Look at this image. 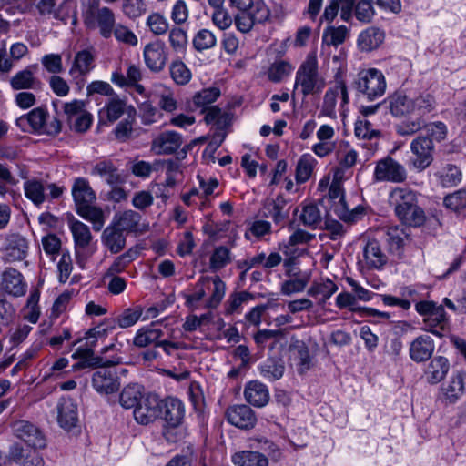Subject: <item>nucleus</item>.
I'll return each mask as SVG.
<instances>
[{"instance_id": "f257e3e1", "label": "nucleus", "mask_w": 466, "mask_h": 466, "mask_svg": "<svg viewBox=\"0 0 466 466\" xmlns=\"http://www.w3.org/2000/svg\"><path fill=\"white\" fill-rule=\"evenodd\" d=\"M325 85V79L319 72L317 56L309 53L296 72L294 88L308 96L321 93Z\"/></svg>"}, {"instance_id": "f03ea898", "label": "nucleus", "mask_w": 466, "mask_h": 466, "mask_svg": "<svg viewBox=\"0 0 466 466\" xmlns=\"http://www.w3.org/2000/svg\"><path fill=\"white\" fill-rule=\"evenodd\" d=\"M353 86L359 96L369 101H374L386 92L387 83L383 73L377 68H368L360 71L353 82Z\"/></svg>"}, {"instance_id": "7ed1b4c3", "label": "nucleus", "mask_w": 466, "mask_h": 466, "mask_svg": "<svg viewBox=\"0 0 466 466\" xmlns=\"http://www.w3.org/2000/svg\"><path fill=\"white\" fill-rule=\"evenodd\" d=\"M407 177L406 167L390 156L377 161L373 173V179L377 182L402 183Z\"/></svg>"}, {"instance_id": "20e7f679", "label": "nucleus", "mask_w": 466, "mask_h": 466, "mask_svg": "<svg viewBox=\"0 0 466 466\" xmlns=\"http://www.w3.org/2000/svg\"><path fill=\"white\" fill-rule=\"evenodd\" d=\"M13 434L33 449H42L46 445V440L42 431L33 422L17 420L11 423Z\"/></svg>"}, {"instance_id": "39448f33", "label": "nucleus", "mask_w": 466, "mask_h": 466, "mask_svg": "<svg viewBox=\"0 0 466 466\" xmlns=\"http://www.w3.org/2000/svg\"><path fill=\"white\" fill-rule=\"evenodd\" d=\"M433 143L429 137H418L410 144V150L414 155L411 166L417 171L426 169L432 162Z\"/></svg>"}, {"instance_id": "423d86ee", "label": "nucleus", "mask_w": 466, "mask_h": 466, "mask_svg": "<svg viewBox=\"0 0 466 466\" xmlns=\"http://www.w3.org/2000/svg\"><path fill=\"white\" fill-rule=\"evenodd\" d=\"M74 7L75 5L71 0H39L36 4L40 15L52 16L65 23L71 16Z\"/></svg>"}, {"instance_id": "0eeeda50", "label": "nucleus", "mask_w": 466, "mask_h": 466, "mask_svg": "<svg viewBox=\"0 0 466 466\" xmlns=\"http://www.w3.org/2000/svg\"><path fill=\"white\" fill-rule=\"evenodd\" d=\"M143 57L147 68L155 73L161 72L167 64V53L163 41L157 39L147 44Z\"/></svg>"}, {"instance_id": "6e6552de", "label": "nucleus", "mask_w": 466, "mask_h": 466, "mask_svg": "<svg viewBox=\"0 0 466 466\" xmlns=\"http://www.w3.org/2000/svg\"><path fill=\"white\" fill-rule=\"evenodd\" d=\"M3 248L5 262L21 261L27 256L28 240L19 233H8L5 237Z\"/></svg>"}, {"instance_id": "1a4fd4ad", "label": "nucleus", "mask_w": 466, "mask_h": 466, "mask_svg": "<svg viewBox=\"0 0 466 466\" xmlns=\"http://www.w3.org/2000/svg\"><path fill=\"white\" fill-rule=\"evenodd\" d=\"M48 112L44 107H36L31 110L26 116L30 127L37 132L47 135H56L61 131V122L54 117L47 122Z\"/></svg>"}, {"instance_id": "9d476101", "label": "nucleus", "mask_w": 466, "mask_h": 466, "mask_svg": "<svg viewBox=\"0 0 466 466\" xmlns=\"http://www.w3.org/2000/svg\"><path fill=\"white\" fill-rule=\"evenodd\" d=\"M134 419L141 425L155 421L161 414V405L154 396L144 397L134 409Z\"/></svg>"}, {"instance_id": "9b49d317", "label": "nucleus", "mask_w": 466, "mask_h": 466, "mask_svg": "<svg viewBox=\"0 0 466 466\" xmlns=\"http://www.w3.org/2000/svg\"><path fill=\"white\" fill-rule=\"evenodd\" d=\"M96 55L92 49H83L76 53L69 75L74 79L80 78L76 83L83 84V77L88 75L95 68Z\"/></svg>"}, {"instance_id": "f8f14e48", "label": "nucleus", "mask_w": 466, "mask_h": 466, "mask_svg": "<svg viewBox=\"0 0 466 466\" xmlns=\"http://www.w3.org/2000/svg\"><path fill=\"white\" fill-rule=\"evenodd\" d=\"M226 415L228 421L239 429H252L257 423L255 412L245 404L229 407Z\"/></svg>"}, {"instance_id": "ddd939ff", "label": "nucleus", "mask_w": 466, "mask_h": 466, "mask_svg": "<svg viewBox=\"0 0 466 466\" xmlns=\"http://www.w3.org/2000/svg\"><path fill=\"white\" fill-rule=\"evenodd\" d=\"M434 350L433 339L428 334H422L410 342L409 355L413 361L420 363L431 359Z\"/></svg>"}, {"instance_id": "4468645a", "label": "nucleus", "mask_w": 466, "mask_h": 466, "mask_svg": "<svg viewBox=\"0 0 466 466\" xmlns=\"http://www.w3.org/2000/svg\"><path fill=\"white\" fill-rule=\"evenodd\" d=\"M106 367H100L101 369L95 371L92 377L94 389L101 394L113 393L118 390L120 386L116 373Z\"/></svg>"}, {"instance_id": "2eb2a0df", "label": "nucleus", "mask_w": 466, "mask_h": 466, "mask_svg": "<svg viewBox=\"0 0 466 466\" xmlns=\"http://www.w3.org/2000/svg\"><path fill=\"white\" fill-rule=\"evenodd\" d=\"M182 145V137L176 131H165L157 135L151 144V150L157 155H170Z\"/></svg>"}, {"instance_id": "dca6fc26", "label": "nucleus", "mask_w": 466, "mask_h": 466, "mask_svg": "<svg viewBox=\"0 0 466 466\" xmlns=\"http://www.w3.org/2000/svg\"><path fill=\"white\" fill-rule=\"evenodd\" d=\"M289 358L299 374H304L311 368L312 360L309 350L304 341L293 339L289 345Z\"/></svg>"}, {"instance_id": "f3484780", "label": "nucleus", "mask_w": 466, "mask_h": 466, "mask_svg": "<svg viewBox=\"0 0 466 466\" xmlns=\"http://www.w3.org/2000/svg\"><path fill=\"white\" fill-rule=\"evenodd\" d=\"M57 422L63 429L70 431L78 421L77 406L70 398H61L57 403Z\"/></svg>"}, {"instance_id": "a211bd4d", "label": "nucleus", "mask_w": 466, "mask_h": 466, "mask_svg": "<svg viewBox=\"0 0 466 466\" xmlns=\"http://www.w3.org/2000/svg\"><path fill=\"white\" fill-rule=\"evenodd\" d=\"M37 65H30L25 69L15 73L10 79V85L15 90L33 89L37 90L41 86V82L35 77Z\"/></svg>"}, {"instance_id": "6ab92c4d", "label": "nucleus", "mask_w": 466, "mask_h": 466, "mask_svg": "<svg viewBox=\"0 0 466 466\" xmlns=\"http://www.w3.org/2000/svg\"><path fill=\"white\" fill-rule=\"evenodd\" d=\"M355 136L359 139L366 140L368 143L363 144L367 147L370 154L378 149V141L381 136L380 130L373 128L372 124L367 119H359L355 123Z\"/></svg>"}, {"instance_id": "aec40b11", "label": "nucleus", "mask_w": 466, "mask_h": 466, "mask_svg": "<svg viewBox=\"0 0 466 466\" xmlns=\"http://www.w3.org/2000/svg\"><path fill=\"white\" fill-rule=\"evenodd\" d=\"M1 285L5 292L15 297L23 296L26 290L22 274L13 268H7L2 273Z\"/></svg>"}, {"instance_id": "412c9836", "label": "nucleus", "mask_w": 466, "mask_h": 466, "mask_svg": "<svg viewBox=\"0 0 466 466\" xmlns=\"http://www.w3.org/2000/svg\"><path fill=\"white\" fill-rule=\"evenodd\" d=\"M244 397L247 402L258 408L266 406L270 398L267 386L258 380L247 383L244 390Z\"/></svg>"}, {"instance_id": "4be33fe9", "label": "nucleus", "mask_w": 466, "mask_h": 466, "mask_svg": "<svg viewBox=\"0 0 466 466\" xmlns=\"http://www.w3.org/2000/svg\"><path fill=\"white\" fill-rule=\"evenodd\" d=\"M450 361L443 356L432 358L424 370L426 380L431 384H437L443 380L449 372Z\"/></svg>"}, {"instance_id": "5701e85b", "label": "nucleus", "mask_w": 466, "mask_h": 466, "mask_svg": "<svg viewBox=\"0 0 466 466\" xmlns=\"http://www.w3.org/2000/svg\"><path fill=\"white\" fill-rule=\"evenodd\" d=\"M385 33L374 26L362 31L358 37V46L361 51L370 52L377 49L384 41Z\"/></svg>"}, {"instance_id": "b1692460", "label": "nucleus", "mask_w": 466, "mask_h": 466, "mask_svg": "<svg viewBox=\"0 0 466 466\" xmlns=\"http://www.w3.org/2000/svg\"><path fill=\"white\" fill-rule=\"evenodd\" d=\"M395 213L403 224L411 227L421 226L426 218L425 212L420 206H395Z\"/></svg>"}, {"instance_id": "393cba45", "label": "nucleus", "mask_w": 466, "mask_h": 466, "mask_svg": "<svg viewBox=\"0 0 466 466\" xmlns=\"http://www.w3.org/2000/svg\"><path fill=\"white\" fill-rule=\"evenodd\" d=\"M126 110V102L120 98H111L99 110V123L102 125L112 124L119 119Z\"/></svg>"}, {"instance_id": "a878e982", "label": "nucleus", "mask_w": 466, "mask_h": 466, "mask_svg": "<svg viewBox=\"0 0 466 466\" xmlns=\"http://www.w3.org/2000/svg\"><path fill=\"white\" fill-rule=\"evenodd\" d=\"M388 101L390 111L394 116H412L411 94L406 95L401 92H396L389 96Z\"/></svg>"}, {"instance_id": "bb28decb", "label": "nucleus", "mask_w": 466, "mask_h": 466, "mask_svg": "<svg viewBox=\"0 0 466 466\" xmlns=\"http://www.w3.org/2000/svg\"><path fill=\"white\" fill-rule=\"evenodd\" d=\"M163 419L171 427L179 425L184 417V406L182 402L175 398H167L164 400L163 406Z\"/></svg>"}, {"instance_id": "cd10ccee", "label": "nucleus", "mask_w": 466, "mask_h": 466, "mask_svg": "<svg viewBox=\"0 0 466 466\" xmlns=\"http://www.w3.org/2000/svg\"><path fill=\"white\" fill-rule=\"evenodd\" d=\"M124 233V231L113 223L104 230L102 242L111 253L116 254L125 248L126 237Z\"/></svg>"}, {"instance_id": "c85d7f7f", "label": "nucleus", "mask_w": 466, "mask_h": 466, "mask_svg": "<svg viewBox=\"0 0 466 466\" xmlns=\"http://www.w3.org/2000/svg\"><path fill=\"white\" fill-rule=\"evenodd\" d=\"M412 97V116L423 118L424 116L430 114L435 109L436 100L434 96L423 91L418 94H411Z\"/></svg>"}, {"instance_id": "c756f323", "label": "nucleus", "mask_w": 466, "mask_h": 466, "mask_svg": "<svg viewBox=\"0 0 466 466\" xmlns=\"http://www.w3.org/2000/svg\"><path fill=\"white\" fill-rule=\"evenodd\" d=\"M72 196L75 204H93L96 201V193L84 177H77L72 186Z\"/></svg>"}, {"instance_id": "7c9ffc66", "label": "nucleus", "mask_w": 466, "mask_h": 466, "mask_svg": "<svg viewBox=\"0 0 466 466\" xmlns=\"http://www.w3.org/2000/svg\"><path fill=\"white\" fill-rule=\"evenodd\" d=\"M425 329L432 334L441 337L447 329L448 318L442 305H439L431 314L424 318Z\"/></svg>"}, {"instance_id": "2f4dec72", "label": "nucleus", "mask_w": 466, "mask_h": 466, "mask_svg": "<svg viewBox=\"0 0 466 466\" xmlns=\"http://www.w3.org/2000/svg\"><path fill=\"white\" fill-rule=\"evenodd\" d=\"M171 192L162 184L153 185L148 191L137 193L133 198V204H151L154 200L167 202Z\"/></svg>"}, {"instance_id": "473e14b6", "label": "nucleus", "mask_w": 466, "mask_h": 466, "mask_svg": "<svg viewBox=\"0 0 466 466\" xmlns=\"http://www.w3.org/2000/svg\"><path fill=\"white\" fill-rule=\"evenodd\" d=\"M163 334L162 329L155 328L152 324L149 327L141 328L137 331L133 344L137 348H146L150 345L157 347Z\"/></svg>"}, {"instance_id": "72a5a7b5", "label": "nucleus", "mask_w": 466, "mask_h": 466, "mask_svg": "<svg viewBox=\"0 0 466 466\" xmlns=\"http://www.w3.org/2000/svg\"><path fill=\"white\" fill-rule=\"evenodd\" d=\"M69 228L73 235L76 248H86L92 240L89 228L83 222L72 218L69 219Z\"/></svg>"}, {"instance_id": "f704fd0d", "label": "nucleus", "mask_w": 466, "mask_h": 466, "mask_svg": "<svg viewBox=\"0 0 466 466\" xmlns=\"http://www.w3.org/2000/svg\"><path fill=\"white\" fill-rule=\"evenodd\" d=\"M154 96L162 110L172 113L177 109L176 95L171 88L164 85H157L155 86Z\"/></svg>"}, {"instance_id": "c9c22d12", "label": "nucleus", "mask_w": 466, "mask_h": 466, "mask_svg": "<svg viewBox=\"0 0 466 466\" xmlns=\"http://www.w3.org/2000/svg\"><path fill=\"white\" fill-rule=\"evenodd\" d=\"M232 462L236 466H268V458L258 451H242L232 456Z\"/></svg>"}, {"instance_id": "e433bc0d", "label": "nucleus", "mask_w": 466, "mask_h": 466, "mask_svg": "<svg viewBox=\"0 0 466 466\" xmlns=\"http://www.w3.org/2000/svg\"><path fill=\"white\" fill-rule=\"evenodd\" d=\"M77 214L93 224V228L99 231L106 220V214L98 206H76Z\"/></svg>"}, {"instance_id": "4c0bfd02", "label": "nucleus", "mask_w": 466, "mask_h": 466, "mask_svg": "<svg viewBox=\"0 0 466 466\" xmlns=\"http://www.w3.org/2000/svg\"><path fill=\"white\" fill-rule=\"evenodd\" d=\"M95 23L97 24L100 34L105 38H109L112 35L115 25V15L108 7H101L97 9L95 15Z\"/></svg>"}, {"instance_id": "58836bf2", "label": "nucleus", "mask_w": 466, "mask_h": 466, "mask_svg": "<svg viewBox=\"0 0 466 466\" xmlns=\"http://www.w3.org/2000/svg\"><path fill=\"white\" fill-rule=\"evenodd\" d=\"M299 216V221L308 228L316 229L322 223V213L318 206H302V209L298 208L294 211Z\"/></svg>"}, {"instance_id": "ea45409f", "label": "nucleus", "mask_w": 466, "mask_h": 466, "mask_svg": "<svg viewBox=\"0 0 466 466\" xmlns=\"http://www.w3.org/2000/svg\"><path fill=\"white\" fill-rule=\"evenodd\" d=\"M363 256L366 264L371 268H380L387 261L386 256L382 253L377 241H370L364 248Z\"/></svg>"}, {"instance_id": "a19ab883", "label": "nucleus", "mask_w": 466, "mask_h": 466, "mask_svg": "<svg viewBox=\"0 0 466 466\" xmlns=\"http://www.w3.org/2000/svg\"><path fill=\"white\" fill-rule=\"evenodd\" d=\"M238 9H244L256 23H262L268 18L269 11L267 5L259 0H249L238 4Z\"/></svg>"}, {"instance_id": "79ce46f5", "label": "nucleus", "mask_w": 466, "mask_h": 466, "mask_svg": "<svg viewBox=\"0 0 466 466\" xmlns=\"http://www.w3.org/2000/svg\"><path fill=\"white\" fill-rule=\"evenodd\" d=\"M142 387L134 383L126 386L119 396V402L125 409H135L143 399Z\"/></svg>"}, {"instance_id": "37998d69", "label": "nucleus", "mask_w": 466, "mask_h": 466, "mask_svg": "<svg viewBox=\"0 0 466 466\" xmlns=\"http://www.w3.org/2000/svg\"><path fill=\"white\" fill-rule=\"evenodd\" d=\"M140 216L138 213L127 210L121 214L116 215L113 220L117 228L125 233L136 232L138 230Z\"/></svg>"}, {"instance_id": "c03bdc74", "label": "nucleus", "mask_w": 466, "mask_h": 466, "mask_svg": "<svg viewBox=\"0 0 466 466\" xmlns=\"http://www.w3.org/2000/svg\"><path fill=\"white\" fill-rule=\"evenodd\" d=\"M391 204H414L422 201V196L408 187H395L390 194Z\"/></svg>"}, {"instance_id": "a18cd8bd", "label": "nucleus", "mask_w": 466, "mask_h": 466, "mask_svg": "<svg viewBox=\"0 0 466 466\" xmlns=\"http://www.w3.org/2000/svg\"><path fill=\"white\" fill-rule=\"evenodd\" d=\"M220 96V90L217 87H209L202 89L196 93L192 98L193 106L197 109L204 112L209 106L214 103Z\"/></svg>"}, {"instance_id": "49530a36", "label": "nucleus", "mask_w": 466, "mask_h": 466, "mask_svg": "<svg viewBox=\"0 0 466 466\" xmlns=\"http://www.w3.org/2000/svg\"><path fill=\"white\" fill-rule=\"evenodd\" d=\"M436 176L444 187L456 186L461 180V171L457 166L452 164H446L441 167L436 172Z\"/></svg>"}, {"instance_id": "de8ad7c7", "label": "nucleus", "mask_w": 466, "mask_h": 466, "mask_svg": "<svg viewBox=\"0 0 466 466\" xmlns=\"http://www.w3.org/2000/svg\"><path fill=\"white\" fill-rule=\"evenodd\" d=\"M259 370L264 379L269 381H275L282 378L285 366L280 360H276L274 359H268L260 365Z\"/></svg>"}, {"instance_id": "09e8293b", "label": "nucleus", "mask_w": 466, "mask_h": 466, "mask_svg": "<svg viewBox=\"0 0 466 466\" xmlns=\"http://www.w3.org/2000/svg\"><path fill=\"white\" fill-rule=\"evenodd\" d=\"M446 399L451 402H455L464 391V374L457 372L454 374L448 385L443 388Z\"/></svg>"}, {"instance_id": "8fccbe9b", "label": "nucleus", "mask_w": 466, "mask_h": 466, "mask_svg": "<svg viewBox=\"0 0 466 466\" xmlns=\"http://www.w3.org/2000/svg\"><path fill=\"white\" fill-rule=\"evenodd\" d=\"M349 35L350 31L345 25L328 26L323 32L322 40L328 46H338L344 43Z\"/></svg>"}, {"instance_id": "3c124183", "label": "nucleus", "mask_w": 466, "mask_h": 466, "mask_svg": "<svg viewBox=\"0 0 466 466\" xmlns=\"http://www.w3.org/2000/svg\"><path fill=\"white\" fill-rule=\"evenodd\" d=\"M24 190L26 198L35 204H41L47 200L48 197H46L45 190L46 187H44L43 183L36 179H30L25 182Z\"/></svg>"}, {"instance_id": "603ef678", "label": "nucleus", "mask_w": 466, "mask_h": 466, "mask_svg": "<svg viewBox=\"0 0 466 466\" xmlns=\"http://www.w3.org/2000/svg\"><path fill=\"white\" fill-rule=\"evenodd\" d=\"M168 43L174 52L177 54L185 53L188 44L187 31L178 26L172 27L168 31Z\"/></svg>"}, {"instance_id": "864d4df0", "label": "nucleus", "mask_w": 466, "mask_h": 466, "mask_svg": "<svg viewBox=\"0 0 466 466\" xmlns=\"http://www.w3.org/2000/svg\"><path fill=\"white\" fill-rule=\"evenodd\" d=\"M407 236L408 235L403 228L398 226L389 227L387 228V242L389 244L390 250L392 253L400 255Z\"/></svg>"}, {"instance_id": "5fc2aeb1", "label": "nucleus", "mask_w": 466, "mask_h": 466, "mask_svg": "<svg viewBox=\"0 0 466 466\" xmlns=\"http://www.w3.org/2000/svg\"><path fill=\"white\" fill-rule=\"evenodd\" d=\"M92 175H97L104 178L109 185L116 184L119 181V174L115 166L109 161H101L97 163L92 172Z\"/></svg>"}, {"instance_id": "6e6d98bb", "label": "nucleus", "mask_w": 466, "mask_h": 466, "mask_svg": "<svg viewBox=\"0 0 466 466\" xmlns=\"http://www.w3.org/2000/svg\"><path fill=\"white\" fill-rule=\"evenodd\" d=\"M341 177L342 171L338 168L334 174V179L329 187L328 194L325 195L327 200L331 202V204H345V194L339 181Z\"/></svg>"}, {"instance_id": "4d7b16f0", "label": "nucleus", "mask_w": 466, "mask_h": 466, "mask_svg": "<svg viewBox=\"0 0 466 466\" xmlns=\"http://www.w3.org/2000/svg\"><path fill=\"white\" fill-rule=\"evenodd\" d=\"M143 309L140 306L128 308L123 310L116 319L115 322L121 329H127L134 326L141 318Z\"/></svg>"}, {"instance_id": "13d9d810", "label": "nucleus", "mask_w": 466, "mask_h": 466, "mask_svg": "<svg viewBox=\"0 0 466 466\" xmlns=\"http://www.w3.org/2000/svg\"><path fill=\"white\" fill-rule=\"evenodd\" d=\"M335 213L342 221L354 223L366 214V207L355 206L350 209L349 206H336Z\"/></svg>"}, {"instance_id": "bf43d9fd", "label": "nucleus", "mask_w": 466, "mask_h": 466, "mask_svg": "<svg viewBox=\"0 0 466 466\" xmlns=\"http://www.w3.org/2000/svg\"><path fill=\"white\" fill-rule=\"evenodd\" d=\"M146 25L155 35H162L168 32V21L161 14L155 12L147 15Z\"/></svg>"}, {"instance_id": "052dcab7", "label": "nucleus", "mask_w": 466, "mask_h": 466, "mask_svg": "<svg viewBox=\"0 0 466 466\" xmlns=\"http://www.w3.org/2000/svg\"><path fill=\"white\" fill-rule=\"evenodd\" d=\"M315 159L309 155H303L296 167V180L298 183H305L312 174Z\"/></svg>"}, {"instance_id": "680f3d73", "label": "nucleus", "mask_w": 466, "mask_h": 466, "mask_svg": "<svg viewBox=\"0 0 466 466\" xmlns=\"http://www.w3.org/2000/svg\"><path fill=\"white\" fill-rule=\"evenodd\" d=\"M217 44V37L208 29H200L193 38V46L198 51H204L214 47Z\"/></svg>"}, {"instance_id": "e2e57ef3", "label": "nucleus", "mask_w": 466, "mask_h": 466, "mask_svg": "<svg viewBox=\"0 0 466 466\" xmlns=\"http://www.w3.org/2000/svg\"><path fill=\"white\" fill-rule=\"evenodd\" d=\"M293 66L287 61H276L268 70V77L270 81L278 83L290 75Z\"/></svg>"}, {"instance_id": "0e129e2a", "label": "nucleus", "mask_w": 466, "mask_h": 466, "mask_svg": "<svg viewBox=\"0 0 466 466\" xmlns=\"http://www.w3.org/2000/svg\"><path fill=\"white\" fill-rule=\"evenodd\" d=\"M230 261V250L224 246H219L214 249L210 257V268L214 271L219 270L226 267Z\"/></svg>"}, {"instance_id": "69168bd1", "label": "nucleus", "mask_w": 466, "mask_h": 466, "mask_svg": "<svg viewBox=\"0 0 466 466\" xmlns=\"http://www.w3.org/2000/svg\"><path fill=\"white\" fill-rule=\"evenodd\" d=\"M169 69L172 79L177 85H186L191 79V72L182 61H174Z\"/></svg>"}, {"instance_id": "338daca9", "label": "nucleus", "mask_w": 466, "mask_h": 466, "mask_svg": "<svg viewBox=\"0 0 466 466\" xmlns=\"http://www.w3.org/2000/svg\"><path fill=\"white\" fill-rule=\"evenodd\" d=\"M189 17V8L185 0H176L171 7L170 18L177 25L185 24Z\"/></svg>"}, {"instance_id": "774afa93", "label": "nucleus", "mask_w": 466, "mask_h": 466, "mask_svg": "<svg viewBox=\"0 0 466 466\" xmlns=\"http://www.w3.org/2000/svg\"><path fill=\"white\" fill-rule=\"evenodd\" d=\"M373 5L375 4L370 0L359 1L355 5L356 18L363 23L370 22L375 15Z\"/></svg>"}]
</instances>
